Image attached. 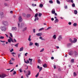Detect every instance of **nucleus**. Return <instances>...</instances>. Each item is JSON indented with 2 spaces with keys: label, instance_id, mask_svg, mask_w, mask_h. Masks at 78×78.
Segmentation results:
<instances>
[{
  "label": "nucleus",
  "instance_id": "obj_38",
  "mask_svg": "<svg viewBox=\"0 0 78 78\" xmlns=\"http://www.w3.org/2000/svg\"><path fill=\"white\" fill-rule=\"evenodd\" d=\"M39 6L40 7V8H42V7H43V5L41 4Z\"/></svg>",
  "mask_w": 78,
  "mask_h": 78
},
{
  "label": "nucleus",
  "instance_id": "obj_28",
  "mask_svg": "<svg viewBox=\"0 0 78 78\" xmlns=\"http://www.w3.org/2000/svg\"><path fill=\"white\" fill-rule=\"evenodd\" d=\"M4 5L5 6H8V4L6 3H4Z\"/></svg>",
  "mask_w": 78,
  "mask_h": 78
},
{
  "label": "nucleus",
  "instance_id": "obj_42",
  "mask_svg": "<svg viewBox=\"0 0 78 78\" xmlns=\"http://www.w3.org/2000/svg\"><path fill=\"white\" fill-rule=\"evenodd\" d=\"M19 43H17L16 44H15L14 45L15 46V47H18V44H19Z\"/></svg>",
  "mask_w": 78,
  "mask_h": 78
},
{
  "label": "nucleus",
  "instance_id": "obj_12",
  "mask_svg": "<svg viewBox=\"0 0 78 78\" xmlns=\"http://www.w3.org/2000/svg\"><path fill=\"white\" fill-rule=\"evenodd\" d=\"M51 12L52 14H55V9H53Z\"/></svg>",
  "mask_w": 78,
  "mask_h": 78
},
{
  "label": "nucleus",
  "instance_id": "obj_32",
  "mask_svg": "<svg viewBox=\"0 0 78 78\" xmlns=\"http://www.w3.org/2000/svg\"><path fill=\"white\" fill-rule=\"evenodd\" d=\"M42 16V13H38V16L39 17H41V16Z\"/></svg>",
  "mask_w": 78,
  "mask_h": 78
},
{
  "label": "nucleus",
  "instance_id": "obj_17",
  "mask_svg": "<svg viewBox=\"0 0 78 78\" xmlns=\"http://www.w3.org/2000/svg\"><path fill=\"white\" fill-rule=\"evenodd\" d=\"M36 20H39V18H38V17H35V18L34 19L35 22H36Z\"/></svg>",
  "mask_w": 78,
  "mask_h": 78
},
{
  "label": "nucleus",
  "instance_id": "obj_39",
  "mask_svg": "<svg viewBox=\"0 0 78 78\" xmlns=\"http://www.w3.org/2000/svg\"><path fill=\"white\" fill-rule=\"evenodd\" d=\"M50 29H51V27H49L47 29V30H50Z\"/></svg>",
  "mask_w": 78,
  "mask_h": 78
},
{
  "label": "nucleus",
  "instance_id": "obj_20",
  "mask_svg": "<svg viewBox=\"0 0 78 78\" xmlns=\"http://www.w3.org/2000/svg\"><path fill=\"white\" fill-rule=\"evenodd\" d=\"M72 45V43H69L67 44V47H70V46H71Z\"/></svg>",
  "mask_w": 78,
  "mask_h": 78
},
{
  "label": "nucleus",
  "instance_id": "obj_36",
  "mask_svg": "<svg viewBox=\"0 0 78 78\" xmlns=\"http://www.w3.org/2000/svg\"><path fill=\"white\" fill-rule=\"evenodd\" d=\"M27 27H25L24 29H24H23V31H25V30H26L27 29Z\"/></svg>",
  "mask_w": 78,
  "mask_h": 78
},
{
  "label": "nucleus",
  "instance_id": "obj_49",
  "mask_svg": "<svg viewBox=\"0 0 78 78\" xmlns=\"http://www.w3.org/2000/svg\"><path fill=\"white\" fill-rule=\"evenodd\" d=\"M22 15L24 17H25V16H26V14L25 13H23Z\"/></svg>",
  "mask_w": 78,
  "mask_h": 78
},
{
  "label": "nucleus",
  "instance_id": "obj_19",
  "mask_svg": "<svg viewBox=\"0 0 78 78\" xmlns=\"http://www.w3.org/2000/svg\"><path fill=\"white\" fill-rule=\"evenodd\" d=\"M77 74H76V73L75 72H74L73 73V76H76Z\"/></svg>",
  "mask_w": 78,
  "mask_h": 78
},
{
  "label": "nucleus",
  "instance_id": "obj_61",
  "mask_svg": "<svg viewBox=\"0 0 78 78\" xmlns=\"http://www.w3.org/2000/svg\"><path fill=\"white\" fill-rule=\"evenodd\" d=\"M31 16V15L30 14L27 15V17H30Z\"/></svg>",
  "mask_w": 78,
  "mask_h": 78
},
{
  "label": "nucleus",
  "instance_id": "obj_44",
  "mask_svg": "<svg viewBox=\"0 0 78 78\" xmlns=\"http://www.w3.org/2000/svg\"><path fill=\"white\" fill-rule=\"evenodd\" d=\"M23 25H24V24H23V23H21V26H20V27L22 28V27H23Z\"/></svg>",
  "mask_w": 78,
  "mask_h": 78
},
{
  "label": "nucleus",
  "instance_id": "obj_14",
  "mask_svg": "<svg viewBox=\"0 0 78 78\" xmlns=\"http://www.w3.org/2000/svg\"><path fill=\"white\" fill-rule=\"evenodd\" d=\"M58 22H59V20H58V19H56L54 21L55 23H56Z\"/></svg>",
  "mask_w": 78,
  "mask_h": 78
},
{
  "label": "nucleus",
  "instance_id": "obj_40",
  "mask_svg": "<svg viewBox=\"0 0 78 78\" xmlns=\"http://www.w3.org/2000/svg\"><path fill=\"white\" fill-rule=\"evenodd\" d=\"M39 39H41V40H44V38H43L42 37H40Z\"/></svg>",
  "mask_w": 78,
  "mask_h": 78
},
{
  "label": "nucleus",
  "instance_id": "obj_21",
  "mask_svg": "<svg viewBox=\"0 0 78 78\" xmlns=\"http://www.w3.org/2000/svg\"><path fill=\"white\" fill-rule=\"evenodd\" d=\"M33 45V43L31 42H30L29 44L30 46H31L32 45Z\"/></svg>",
  "mask_w": 78,
  "mask_h": 78
},
{
  "label": "nucleus",
  "instance_id": "obj_55",
  "mask_svg": "<svg viewBox=\"0 0 78 78\" xmlns=\"http://www.w3.org/2000/svg\"><path fill=\"white\" fill-rule=\"evenodd\" d=\"M11 54H12V55H16V53H15L14 52H13L11 53Z\"/></svg>",
  "mask_w": 78,
  "mask_h": 78
},
{
  "label": "nucleus",
  "instance_id": "obj_62",
  "mask_svg": "<svg viewBox=\"0 0 78 78\" xmlns=\"http://www.w3.org/2000/svg\"><path fill=\"white\" fill-rule=\"evenodd\" d=\"M69 25H71L72 24V23H71V22H69L68 23Z\"/></svg>",
  "mask_w": 78,
  "mask_h": 78
},
{
  "label": "nucleus",
  "instance_id": "obj_5",
  "mask_svg": "<svg viewBox=\"0 0 78 78\" xmlns=\"http://www.w3.org/2000/svg\"><path fill=\"white\" fill-rule=\"evenodd\" d=\"M62 39V35H59L58 38V41H61Z\"/></svg>",
  "mask_w": 78,
  "mask_h": 78
},
{
  "label": "nucleus",
  "instance_id": "obj_13",
  "mask_svg": "<svg viewBox=\"0 0 78 78\" xmlns=\"http://www.w3.org/2000/svg\"><path fill=\"white\" fill-rule=\"evenodd\" d=\"M23 50V47H22L20 48V49L19 50L20 51H22Z\"/></svg>",
  "mask_w": 78,
  "mask_h": 78
},
{
  "label": "nucleus",
  "instance_id": "obj_23",
  "mask_svg": "<svg viewBox=\"0 0 78 78\" xmlns=\"http://www.w3.org/2000/svg\"><path fill=\"white\" fill-rule=\"evenodd\" d=\"M74 60H75L73 59H71V63H73V62H74Z\"/></svg>",
  "mask_w": 78,
  "mask_h": 78
},
{
  "label": "nucleus",
  "instance_id": "obj_7",
  "mask_svg": "<svg viewBox=\"0 0 78 78\" xmlns=\"http://www.w3.org/2000/svg\"><path fill=\"white\" fill-rule=\"evenodd\" d=\"M29 61H30L29 64L30 65H32V61L33 60L31 58H29Z\"/></svg>",
  "mask_w": 78,
  "mask_h": 78
},
{
  "label": "nucleus",
  "instance_id": "obj_3",
  "mask_svg": "<svg viewBox=\"0 0 78 78\" xmlns=\"http://www.w3.org/2000/svg\"><path fill=\"white\" fill-rule=\"evenodd\" d=\"M2 23L3 25L5 26H7V25H8V22H7L6 21H2Z\"/></svg>",
  "mask_w": 78,
  "mask_h": 78
},
{
  "label": "nucleus",
  "instance_id": "obj_41",
  "mask_svg": "<svg viewBox=\"0 0 78 78\" xmlns=\"http://www.w3.org/2000/svg\"><path fill=\"white\" fill-rule=\"evenodd\" d=\"M44 48L42 49L41 51H40V52H42L43 51H44Z\"/></svg>",
  "mask_w": 78,
  "mask_h": 78
},
{
  "label": "nucleus",
  "instance_id": "obj_34",
  "mask_svg": "<svg viewBox=\"0 0 78 78\" xmlns=\"http://www.w3.org/2000/svg\"><path fill=\"white\" fill-rule=\"evenodd\" d=\"M76 25H77V24L76 23H74L73 24V26L74 27H76Z\"/></svg>",
  "mask_w": 78,
  "mask_h": 78
},
{
  "label": "nucleus",
  "instance_id": "obj_11",
  "mask_svg": "<svg viewBox=\"0 0 78 78\" xmlns=\"http://www.w3.org/2000/svg\"><path fill=\"white\" fill-rule=\"evenodd\" d=\"M52 38L54 39H56V35L54 34L52 36Z\"/></svg>",
  "mask_w": 78,
  "mask_h": 78
},
{
  "label": "nucleus",
  "instance_id": "obj_2",
  "mask_svg": "<svg viewBox=\"0 0 78 78\" xmlns=\"http://www.w3.org/2000/svg\"><path fill=\"white\" fill-rule=\"evenodd\" d=\"M31 74V71L30 70L28 71L26 73V75L27 78H28L29 75H30Z\"/></svg>",
  "mask_w": 78,
  "mask_h": 78
},
{
  "label": "nucleus",
  "instance_id": "obj_51",
  "mask_svg": "<svg viewBox=\"0 0 78 78\" xmlns=\"http://www.w3.org/2000/svg\"><path fill=\"white\" fill-rule=\"evenodd\" d=\"M0 41L1 42H2L3 43H4V42H6L5 41H2V40H1Z\"/></svg>",
  "mask_w": 78,
  "mask_h": 78
},
{
  "label": "nucleus",
  "instance_id": "obj_10",
  "mask_svg": "<svg viewBox=\"0 0 78 78\" xmlns=\"http://www.w3.org/2000/svg\"><path fill=\"white\" fill-rule=\"evenodd\" d=\"M77 41V39L76 38H74V40L73 41V43H75Z\"/></svg>",
  "mask_w": 78,
  "mask_h": 78
},
{
  "label": "nucleus",
  "instance_id": "obj_54",
  "mask_svg": "<svg viewBox=\"0 0 78 78\" xmlns=\"http://www.w3.org/2000/svg\"><path fill=\"white\" fill-rule=\"evenodd\" d=\"M27 55H28V53H26L24 55L26 56H27Z\"/></svg>",
  "mask_w": 78,
  "mask_h": 78
},
{
  "label": "nucleus",
  "instance_id": "obj_56",
  "mask_svg": "<svg viewBox=\"0 0 78 78\" xmlns=\"http://www.w3.org/2000/svg\"><path fill=\"white\" fill-rule=\"evenodd\" d=\"M27 64H29L30 63V62L29 61V60H27Z\"/></svg>",
  "mask_w": 78,
  "mask_h": 78
},
{
  "label": "nucleus",
  "instance_id": "obj_50",
  "mask_svg": "<svg viewBox=\"0 0 78 78\" xmlns=\"http://www.w3.org/2000/svg\"><path fill=\"white\" fill-rule=\"evenodd\" d=\"M16 71H14V73H13V75H15V74H16Z\"/></svg>",
  "mask_w": 78,
  "mask_h": 78
},
{
  "label": "nucleus",
  "instance_id": "obj_35",
  "mask_svg": "<svg viewBox=\"0 0 78 78\" xmlns=\"http://www.w3.org/2000/svg\"><path fill=\"white\" fill-rule=\"evenodd\" d=\"M39 69V72H41V70H42V67H41Z\"/></svg>",
  "mask_w": 78,
  "mask_h": 78
},
{
  "label": "nucleus",
  "instance_id": "obj_1",
  "mask_svg": "<svg viewBox=\"0 0 78 78\" xmlns=\"http://www.w3.org/2000/svg\"><path fill=\"white\" fill-rule=\"evenodd\" d=\"M1 29L2 31H5L6 30V27L4 26H2L1 27Z\"/></svg>",
  "mask_w": 78,
  "mask_h": 78
},
{
  "label": "nucleus",
  "instance_id": "obj_27",
  "mask_svg": "<svg viewBox=\"0 0 78 78\" xmlns=\"http://www.w3.org/2000/svg\"><path fill=\"white\" fill-rule=\"evenodd\" d=\"M37 16H38V13H37L35 15L34 17H37Z\"/></svg>",
  "mask_w": 78,
  "mask_h": 78
},
{
  "label": "nucleus",
  "instance_id": "obj_59",
  "mask_svg": "<svg viewBox=\"0 0 78 78\" xmlns=\"http://www.w3.org/2000/svg\"><path fill=\"white\" fill-rule=\"evenodd\" d=\"M24 61L25 63H26V64H27V61H25V59H24Z\"/></svg>",
  "mask_w": 78,
  "mask_h": 78
},
{
  "label": "nucleus",
  "instance_id": "obj_4",
  "mask_svg": "<svg viewBox=\"0 0 78 78\" xmlns=\"http://www.w3.org/2000/svg\"><path fill=\"white\" fill-rule=\"evenodd\" d=\"M7 76L5 74H2L1 75L0 74V78H5Z\"/></svg>",
  "mask_w": 78,
  "mask_h": 78
},
{
  "label": "nucleus",
  "instance_id": "obj_18",
  "mask_svg": "<svg viewBox=\"0 0 78 78\" xmlns=\"http://www.w3.org/2000/svg\"><path fill=\"white\" fill-rule=\"evenodd\" d=\"M69 55H73V53L72 52V51H70L69 52Z\"/></svg>",
  "mask_w": 78,
  "mask_h": 78
},
{
  "label": "nucleus",
  "instance_id": "obj_24",
  "mask_svg": "<svg viewBox=\"0 0 78 78\" xmlns=\"http://www.w3.org/2000/svg\"><path fill=\"white\" fill-rule=\"evenodd\" d=\"M57 3L58 4H60L61 3L60 2H59V0H56Z\"/></svg>",
  "mask_w": 78,
  "mask_h": 78
},
{
  "label": "nucleus",
  "instance_id": "obj_45",
  "mask_svg": "<svg viewBox=\"0 0 78 78\" xmlns=\"http://www.w3.org/2000/svg\"><path fill=\"white\" fill-rule=\"evenodd\" d=\"M9 34L11 37H12V34L11 33H10Z\"/></svg>",
  "mask_w": 78,
  "mask_h": 78
},
{
  "label": "nucleus",
  "instance_id": "obj_6",
  "mask_svg": "<svg viewBox=\"0 0 78 78\" xmlns=\"http://www.w3.org/2000/svg\"><path fill=\"white\" fill-rule=\"evenodd\" d=\"M17 30V28L16 27H12V31H16Z\"/></svg>",
  "mask_w": 78,
  "mask_h": 78
},
{
  "label": "nucleus",
  "instance_id": "obj_46",
  "mask_svg": "<svg viewBox=\"0 0 78 78\" xmlns=\"http://www.w3.org/2000/svg\"><path fill=\"white\" fill-rule=\"evenodd\" d=\"M19 71H20V73H21L22 72V69H20L19 70Z\"/></svg>",
  "mask_w": 78,
  "mask_h": 78
},
{
  "label": "nucleus",
  "instance_id": "obj_26",
  "mask_svg": "<svg viewBox=\"0 0 78 78\" xmlns=\"http://www.w3.org/2000/svg\"><path fill=\"white\" fill-rule=\"evenodd\" d=\"M35 45H36V46H37L38 47H39V43H35Z\"/></svg>",
  "mask_w": 78,
  "mask_h": 78
},
{
  "label": "nucleus",
  "instance_id": "obj_33",
  "mask_svg": "<svg viewBox=\"0 0 78 78\" xmlns=\"http://www.w3.org/2000/svg\"><path fill=\"white\" fill-rule=\"evenodd\" d=\"M39 73H38L35 76V77L36 78H37V77H38V76H39Z\"/></svg>",
  "mask_w": 78,
  "mask_h": 78
},
{
  "label": "nucleus",
  "instance_id": "obj_9",
  "mask_svg": "<svg viewBox=\"0 0 78 78\" xmlns=\"http://www.w3.org/2000/svg\"><path fill=\"white\" fill-rule=\"evenodd\" d=\"M19 22H21L22 21V19L21 16H20L19 18Z\"/></svg>",
  "mask_w": 78,
  "mask_h": 78
},
{
  "label": "nucleus",
  "instance_id": "obj_31",
  "mask_svg": "<svg viewBox=\"0 0 78 78\" xmlns=\"http://www.w3.org/2000/svg\"><path fill=\"white\" fill-rule=\"evenodd\" d=\"M72 6L73 7V8H75V3H73L72 4Z\"/></svg>",
  "mask_w": 78,
  "mask_h": 78
},
{
  "label": "nucleus",
  "instance_id": "obj_37",
  "mask_svg": "<svg viewBox=\"0 0 78 78\" xmlns=\"http://www.w3.org/2000/svg\"><path fill=\"white\" fill-rule=\"evenodd\" d=\"M8 41L9 43H11V40H10L9 39H8Z\"/></svg>",
  "mask_w": 78,
  "mask_h": 78
},
{
  "label": "nucleus",
  "instance_id": "obj_53",
  "mask_svg": "<svg viewBox=\"0 0 78 78\" xmlns=\"http://www.w3.org/2000/svg\"><path fill=\"white\" fill-rule=\"evenodd\" d=\"M11 59H12V61H15V59H14V58H12Z\"/></svg>",
  "mask_w": 78,
  "mask_h": 78
},
{
  "label": "nucleus",
  "instance_id": "obj_29",
  "mask_svg": "<svg viewBox=\"0 0 78 78\" xmlns=\"http://www.w3.org/2000/svg\"><path fill=\"white\" fill-rule=\"evenodd\" d=\"M44 29V28H40L39 30L38 31H41V30H43Z\"/></svg>",
  "mask_w": 78,
  "mask_h": 78
},
{
  "label": "nucleus",
  "instance_id": "obj_8",
  "mask_svg": "<svg viewBox=\"0 0 78 78\" xmlns=\"http://www.w3.org/2000/svg\"><path fill=\"white\" fill-rule=\"evenodd\" d=\"M36 35L37 36H42V33H38Z\"/></svg>",
  "mask_w": 78,
  "mask_h": 78
},
{
  "label": "nucleus",
  "instance_id": "obj_63",
  "mask_svg": "<svg viewBox=\"0 0 78 78\" xmlns=\"http://www.w3.org/2000/svg\"><path fill=\"white\" fill-rule=\"evenodd\" d=\"M51 59H52V60H53V59H54V57H51Z\"/></svg>",
  "mask_w": 78,
  "mask_h": 78
},
{
  "label": "nucleus",
  "instance_id": "obj_43",
  "mask_svg": "<svg viewBox=\"0 0 78 78\" xmlns=\"http://www.w3.org/2000/svg\"><path fill=\"white\" fill-rule=\"evenodd\" d=\"M41 61L40 59L38 60V63H41Z\"/></svg>",
  "mask_w": 78,
  "mask_h": 78
},
{
  "label": "nucleus",
  "instance_id": "obj_47",
  "mask_svg": "<svg viewBox=\"0 0 78 78\" xmlns=\"http://www.w3.org/2000/svg\"><path fill=\"white\" fill-rule=\"evenodd\" d=\"M32 5L33 6H36V4H32Z\"/></svg>",
  "mask_w": 78,
  "mask_h": 78
},
{
  "label": "nucleus",
  "instance_id": "obj_25",
  "mask_svg": "<svg viewBox=\"0 0 78 78\" xmlns=\"http://www.w3.org/2000/svg\"><path fill=\"white\" fill-rule=\"evenodd\" d=\"M49 2L50 3H51V4H52V3H53V2L52 0H50L49 1Z\"/></svg>",
  "mask_w": 78,
  "mask_h": 78
},
{
  "label": "nucleus",
  "instance_id": "obj_15",
  "mask_svg": "<svg viewBox=\"0 0 78 78\" xmlns=\"http://www.w3.org/2000/svg\"><path fill=\"white\" fill-rule=\"evenodd\" d=\"M74 13L76 15L78 14V11H77V10H74Z\"/></svg>",
  "mask_w": 78,
  "mask_h": 78
},
{
  "label": "nucleus",
  "instance_id": "obj_60",
  "mask_svg": "<svg viewBox=\"0 0 78 78\" xmlns=\"http://www.w3.org/2000/svg\"><path fill=\"white\" fill-rule=\"evenodd\" d=\"M14 41L15 42H17V41L15 39V38H14Z\"/></svg>",
  "mask_w": 78,
  "mask_h": 78
},
{
  "label": "nucleus",
  "instance_id": "obj_22",
  "mask_svg": "<svg viewBox=\"0 0 78 78\" xmlns=\"http://www.w3.org/2000/svg\"><path fill=\"white\" fill-rule=\"evenodd\" d=\"M43 66L44 67H47V65L46 64H44L43 65Z\"/></svg>",
  "mask_w": 78,
  "mask_h": 78
},
{
  "label": "nucleus",
  "instance_id": "obj_30",
  "mask_svg": "<svg viewBox=\"0 0 78 78\" xmlns=\"http://www.w3.org/2000/svg\"><path fill=\"white\" fill-rule=\"evenodd\" d=\"M4 38H5V37H4L3 36H1L0 37V39H3Z\"/></svg>",
  "mask_w": 78,
  "mask_h": 78
},
{
  "label": "nucleus",
  "instance_id": "obj_58",
  "mask_svg": "<svg viewBox=\"0 0 78 78\" xmlns=\"http://www.w3.org/2000/svg\"><path fill=\"white\" fill-rule=\"evenodd\" d=\"M0 14L1 16H2V15H3V12H2Z\"/></svg>",
  "mask_w": 78,
  "mask_h": 78
},
{
  "label": "nucleus",
  "instance_id": "obj_48",
  "mask_svg": "<svg viewBox=\"0 0 78 78\" xmlns=\"http://www.w3.org/2000/svg\"><path fill=\"white\" fill-rule=\"evenodd\" d=\"M69 41H71V43H73V41H72V39H69Z\"/></svg>",
  "mask_w": 78,
  "mask_h": 78
},
{
  "label": "nucleus",
  "instance_id": "obj_16",
  "mask_svg": "<svg viewBox=\"0 0 78 78\" xmlns=\"http://www.w3.org/2000/svg\"><path fill=\"white\" fill-rule=\"evenodd\" d=\"M31 39V35H30L28 38V41H31V39Z\"/></svg>",
  "mask_w": 78,
  "mask_h": 78
},
{
  "label": "nucleus",
  "instance_id": "obj_64",
  "mask_svg": "<svg viewBox=\"0 0 78 78\" xmlns=\"http://www.w3.org/2000/svg\"><path fill=\"white\" fill-rule=\"evenodd\" d=\"M35 29H33V31H34V33H35Z\"/></svg>",
  "mask_w": 78,
  "mask_h": 78
},
{
  "label": "nucleus",
  "instance_id": "obj_57",
  "mask_svg": "<svg viewBox=\"0 0 78 78\" xmlns=\"http://www.w3.org/2000/svg\"><path fill=\"white\" fill-rule=\"evenodd\" d=\"M64 8L65 9H67V5H66L64 6Z\"/></svg>",
  "mask_w": 78,
  "mask_h": 78
},
{
  "label": "nucleus",
  "instance_id": "obj_52",
  "mask_svg": "<svg viewBox=\"0 0 78 78\" xmlns=\"http://www.w3.org/2000/svg\"><path fill=\"white\" fill-rule=\"evenodd\" d=\"M14 51V49L13 48H12L11 50H10V52H12V51Z\"/></svg>",
  "mask_w": 78,
  "mask_h": 78
}]
</instances>
